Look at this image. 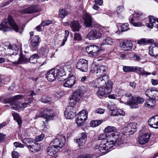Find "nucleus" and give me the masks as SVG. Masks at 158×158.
<instances>
[{
	"mask_svg": "<svg viewBox=\"0 0 158 158\" xmlns=\"http://www.w3.org/2000/svg\"><path fill=\"white\" fill-rule=\"evenodd\" d=\"M30 97V96H27L25 99V102L23 103L19 104L17 102L18 100L23 98V96L21 95H16L11 98H5L3 100V102L5 104L9 103L12 109L17 110L18 109H22L26 107L32 102L33 98Z\"/></svg>",
	"mask_w": 158,
	"mask_h": 158,
	"instance_id": "nucleus-1",
	"label": "nucleus"
},
{
	"mask_svg": "<svg viewBox=\"0 0 158 158\" xmlns=\"http://www.w3.org/2000/svg\"><path fill=\"white\" fill-rule=\"evenodd\" d=\"M92 69L94 72H96V75L98 77L97 79V81L100 85H106V82L109 81V76L107 75L106 73L107 69V67L105 65H101L99 66H92Z\"/></svg>",
	"mask_w": 158,
	"mask_h": 158,
	"instance_id": "nucleus-2",
	"label": "nucleus"
},
{
	"mask_svg": "<svg viewBox=\"0 0 158 158\" xmlns=\"http://www.w3.org/2000/svg\"><path fill=\"white\" fill-rule=\"evenodd\" d=\"M106 134H102L98 136V139L102 140L100 145L97 146L96 148V157H98L100 156L105 154L109 150V147L107 143H110V140L107 138Z\"/></svg>",
	"mask_w": 158,
	"mask_h": 158,
	"instance_id": "nucleus-3",
	"label": "nucleus"
},
{
	"mask_svg": "<svg viewBox=\"0 0 158 158\" xmlns=\"http://www.w3.org/2000/svg\"><path fill=\"white\" fill-rule=\"evenodd\" d=\"M89 85L94 87L99 88L98 92L96 93V94L100 98H102L103 95L110 93L112 88L113 83L112 81H109L106 83V86L104 85H100L97 81V79L95 81H93L89 83Z\"/></svg>",
	"mask_w": 158,
	"mask_h": 158,
	"instance_id": "nucleus-4",
	"label": "nucleus"
},
{
	"mask_svg": "<svg viewBox=\"0 0 158 158\" xmlns=\"http://www.w3.org/2000/svg\"><path fill=\"white\" fill-rule=\"evenodd\" d=\"M10 27L16 32H19L21 33L19 30L17 25L14 21L12 17L9 15L7 19H4L0 25V30H2L3 32H6L11 30Z\"/></svg>",
	"mask_w": 158,
	"mask_h": 158,
	"instance_id": "nucleus-5",
	"label": "nucleus"
},
{
	"mask_svg": "<svg viewBox=\"0 0 158 158\" xmlns=\"http://www.w3.org/2000/svg\"><path fill=\"white\" fill-rule=\"evenodd\" d=\"M85 91L83 86L78 88L73 92L70 97L69 102L73 103L74 105H75L77 102H79L82 98Z\"/></svg>",
	"mask_w": 158,
	"mask_h": 158,
	"instance_id": "nucleus-6",
	"label": "nucleus"
},
{
	"mask_svg": "<svg viewBox=\"0 0 158 158\" xmlns=\"http://www.w3.org/2000/svg\"><path fill=\"white\" fill-rule=\"evenodd\" d=\"M110 143H107L109 147H107L110 149L114 145H119L123 143L122 136L119 135L118 132L116 131L110 136Z\"/></svg>",
	"mask_w": 158,
	"mask_h": 158,
	"instance_id": "nucleus-7",
	"label": "nucleus"
},
{
	"mask_svg": "<svg viewBox=\"0 0 158 158\" xmlns=\"http://www.w3.org/2000/svg\"><path fill=\"white\" fill-rule=\"evenodd\" d=\"M62 71V69L59 70L58 68L52 69L47 72L46 77L49 81H53L56 80L57 77H62L60 73V72H63Z\"/></svg>",
	"mask_w": 158,
	"mask_h": 158,
	"instance_id": "nucleus-8",
	"label": "nucleus"
},
{
	"mask_svg": "<svg viewBox=\"0 0 158 158\" xmlns=\"http://www.w3.org/2000/svg\"><path fill=\"white\" fill-rule=\"evenodd\" d=\"M86 52L90 56H97L99 52L98 46L93 44H90L87 46L85 48Z\"/></svg>",
	"mask_w": 158,
	"mask_h": 158,
	"instance_id": "nucleus-9",
	"label": "nucleus"
},
{
	"mask_svg": "<svg viewBox=\"0 0 158 158\" xmlns=\"http://www.w3.org/2000/svg\"><path fill=\"white\" fill-rule=\"evenodd\" d=\"M66 139L64 136L63 135H58L53 139L51 143L59 149H60L62 147L65 142Z\"/></svg>",
	"mask_w": 158,
	"mask_h": 158,
	"instance_id": "nucleus-10",
	"label": "nucleus"
},
{
	"mask_svg": "<svg viewBox=\"0 0 158 158\" xmlns=\"http://www.w3.org/2000/svg\"><path fill=\"white\" fill-rule=\"evenodd\" d=\"M76 67L81 71L87 72L88 67V60L84 59H79L77 62Z\"/></svg>",
	"mask_w": 158,
	"mask_h": 158,
	"instance_id": "nucleus-11",
	"label": "nucleus"
},
{
	"mask_svg": "<svg viewBox=\"0 0 158 158\" xmlns=\"http://www.w3.org/2000/svg\"><path fill=\"white\" fill-rule=\"evenodd\" d=\"M130 100H128L127 102L129 105L131 106V108H136L139 107L137 103L141 104L143 103L144 102V99L139 97H137L135 98L134 97H131V99L130 98Z\"/></svg>",
	"mask_w": 158,
	"mask_h": 158,
	"instance_id": "nucleus-12",
	"label": "nucleus"
},
{
	"mask_svg": "<svg viewBox=\"0 0 158 158\" xmlns=\"http://www.w3.org/2000/svg\"><path fill=\"white\" fill-rule=\"evenodd\" d=\"M102 33L97 29H93L86 35V38L89 40H94L99 39L102 36Z\"/></svg>",
	"mask_w": 158,
	"mask_h": 158,
	"instance_id": "nucleus-13",
	"label": "nucleus"
},
{
	"mask_svg": "<svg viewBox=\"0 0 158 158\" xmlns=\"http://www.w3.org/2000/svg\"><path fill=\"white\" fill-rule=\"evenodd\" d=\"M76 108L73 106H68L66 108L64 111V115L68 119H72L74 118L76 112Z\"/></svg>",
	"mask_w": 158,
	"mask_h": 158,
	"instance_id": "nucleus-14",
	"label": "nucleus"
},
{
	"mask_svg": "<svg viewBox=\"0 0 158 158\" xmlns=\"http://www.w3.org/2000/svg\"><path fill=\"white\" fill-rule=\"evenodd\" d=\"M88 113L85 110H82L78 113L76 123L78 126H81L84 122L87 119Z\"/></svg>",
	"mask_w": 158,
	"mask_h": 158,
	"instance_id": "nucleus-15",
	"label": "nucleus"
},
{
	"mask_svg": "<svg viewBox=\"0 0 158 158\" xmlns=\"http://www.w3.org/2000/svg\"><path fill=\"white\" fill-rule=\"evenodd\" d=\"M40 8L38 6L33 5L25 9H23L20 10V12L22 13L31 14L39 12Z\"/></svg>",
	"mask_w": 158,
	"mask_h": 158,
	"instance_id": "nucleus-16",
	"label": "nucleus"
},
{
	"mask_svg": "<svg viewBox=\"0 0 158 158\" xmlns=\"http://www.w3.org/2000/svg\"><path fill=\"white\" fill-rule=\"evenodd\" d=\"M136 124L135 123H129L123 128V131L126 135H131L136 131Z\"/></svg>",
	"mask_w": 158,
	"mask_h": 158,
	"instance_id": "nucleus-17",
	"label": "nucleus"
},
{
	"mask_svg": "<svg viewBox=\"0 0 158 158\" xmlns=\"http://www.w3.org/2000/svg\"><path fill=\"white\" fill-rule=\"evenodd\" d=\"M145 94L147 96L151 97L152 96V99L156 101H158V91H157L155 88H151L146 90Z\"/></svg>",
	"mask_w": 158,
	"mask_h": 158,
	"instance_id": "nucleus-18",
	"label": "nucleus"
},
{
	"mask_svg": "<svg viewBox=\"0 0 158 158\" xmlns=\"http://www.w3.org/2000/svg\"><path fill=\"white\" fill-rule=\"evenodd\" d=\"M43 114L44 118H45L46 122L52 120L53 119L54 114L53 110L49 108L45 109L42 111Z\"/></svg>",
	"mask_w": 158,
	"mask_h": 158,
	"instance_id": "nucleus-19",
	"label": "nucleus"
},
{
	"mask_svg": "<svg viewBox=\"0 0 158 158\" xmlns=\"http://www.w3.org/2000/svg\"><path fill=\"white\" fill-rule=\"evenodd\" d=\"M83 18L84 20V25L86 27H92L93 20L91 16L88 14L85 13L83 16Z\"/></svg>",
	"mask_w": 158,
	"mask_h": 158,
	"instance_id": "nucleus-20",
	"label": "nucleus"
},
{
	"mask_svg": "<svg viewBox=\"0 0 158 158\" xmlns=\"http://www.w3.org/2000/svg\"><path fill=\"white\" fill-rule=\"evenodd\" d=\"M149 54L152 56H158V44L154 43L150 47Z\"/></svg>",
	"mask_w": 158,
	"mask_h": 158,
	"instance_id": "nucleus-21",
	"label": "nucleus"
},
{
	"mask_svg": "<svg viewBox=\"0 0 158 158\" xmlns=\"http://www.w3.org/2000/svg\"><path fill=\"white\" fill-rule=\"evenodd\" d=\"M148 123L149 125L153 128H158V115H156L150 118Z\"/></svg>",
	"mask_w": 158,
	"mask_h": 158,
	"instance_id": "nucleus-22",
	"label": "nucleus"
},
{
	"mask_svg": "<svg viewBox=\"0 0 158 158\" xmlns=\"http://www.w3.org/2000/svg\"><path fill=\"white\" fill-rule=\"evenodd\" d=\"M151 135V134L149 133H147L142 135L139 138L138 141L139 143L141 144L146 143L149 141Z\"/></svg>",
	"mask_w": 158,
	"mask_h": 158,
	"instance_id": "nucleus-23",
	"label": "nucleus"
},
{
	"mask_svg": "<svg viewBox=\"0 0 158 158\" xmlns=\"http://www.w3.org/2000/svg\"><path fill=\"white\" fill-rule=\"evenodd\" d=\"M81 135L80 138L76 139V142L78 143L79 147L84 146L87 139V136L85 133H82Z\"/></svg>",
	"mask_w": 158,
	"mask_h": 158,
	"instance_id": "nucleus-24",
	"label": "nucleus"
},
{
	"mask_svg": "<svg viewBox=\"0 0 158 158\" xmlns=\"http://www.w3.org/2000/svg\"><path fill=\"white\" fill-rule=\"evenodd\" d=\"M60 149L51 143L48 147L47 152L48 154L50 156H52L58 152Z\"/></svg>",
	"mask_w": 158,
	"mask_h": 158,
	"instance_id": "nucleus-25",
	"label": "nucleus"
},
{
	"mask_svg": "<svg viewBox=\"0 0 158 158\" xmlns=\"http://www.w3.org/2000/svg\"><path fill=\"white\" fill-rule=\"evenodd\" d=\"M76 77L74 76H71L64 84V87L70 88L72 87L76 82Z\"/></svg>",
	"mask_w": 158,
	"mask_h": 158,
	"instance_id": "nucleus-26",
	"label": "nucleus"
},
{
	"mask_svg": "<svg viewBox=\"0 0 158 158\" xmlns=\"http://www.w3.org/2000/svg\"><path fill=\"white\" fill-rule=\"evenodd\" d=\"M156 22L158 23V19H155L154 16H150L149 18V23H146V26L150 28H152L154 24H156ZM154 27L158 29V24L155 25Z\"/></svg>",
	"mask_w": 158,
	"mask_h": 158,
	"instance_id": "nucleus-27",
	"label": "nucleus"
},
{
	"mask_svg": "<svg viewBox=\"0 0 158 158\" xmlns=\"http://www.w3.org/2000/svg\"><path fill=\"white\" fill-rule=\"evenodd\" d=\"M40 37L39 35H35L31 39L30 43L31 46L35 49H36L40 43Z\"/></svg>",
	"mask_w": 158,
	"mask_h": 158,
	"instance_id": "nucleus-28",
	"label": "nucleus"
},
{
	"mask_svg": "<svg viewBox=\"0 0 158 158\" xmlns=\"http://www.w3.org/2000/svg\"><path fill=\"white\" fill-rule=\"evenodd\" d=\"M133 47V44L131 42L129 41H126L123 42L121 46L122 49L124 51H129Z\"/></svg>",
	"mask_w": 158,
	"mask_h": 158,
	"instance_id": "nucleus-29",
	"label": "nucleus"
},
{
	"mask_svg": "<svg viewBox=\"0 0 158 158\" xmlns=\"http://www.w3.org/2000/svg\"><path fill=\"white\" fill-rule=\"evenodd\" d=\"M18 49V48L16 45L9 44L7 49V51L10 52L8 54L10 55H15L17 54Z\"/></svg>",
	"mask_w": 158,
	"mask_h": 158,
	"instance_id": "nucleus-30",
	"label": "nucleus"
},
{
	"mask_svg": "<svg viewBox=\"0 0 158 158\" xmlns=\"http://www.w3.org/2000/svg\"><path fill=\"white\" fill-rule=\"evenodd\" d=\"M70 26L74 31H78L80 28V25L79 22L76 20L71 22Z\"/></svg>",
	"mask_w": 158,
	"mask_h": 158,
	"instance_id": "nucleus-31",
	"label": "nucleus"
},
{
	"mask_svg": "<svg viewBox=\"0 0 158 158\" xmlns=\"http://www.w3.org/2000/svg\"><path fill=\"white\" fill-rule=\"evenodd\" d=\"M31 145H29L28 148L31 152H38L40 149V146L39 144L36 143H32Z\"/></svg>",
	"mask_w": 158,
	"mask_h": 158,
	"instance_id": "nucleus-32",
	"label": "nucleus"
},
{
	"mask_svg": "<svg viewBox=\"0 0 158 158\" xmlns=\"http://www.w3.org/2000/svg\"><path fill=\"white\" fill-rule=\"evenodd\" d=\"M29 62V58L26 57L25 55H21L17 61L13 62L14 64H19L26 63Z\"/></svg>",
	"mask_w": 158,
	"mask_h": 158,
	"instance_id": "nucleus-33",
	"label": "nucleus"
},
{
	"mask_svg": "<svg viewBox=\"0 0 158 158\" xmlns=\"http://www.w3.org/2000/svg\"><path fill=\"white\" fill-rule=\"evenodd\" d=\"M136 73L142 76H147L151 74L150 73L145 71L144 69L138 66H136Z\"/></svg>",
	"mask_w": 158,
	"mask_h": 158,
	"instance_id": "nucleus-34",
	"label": "nucleus"
},
{
	"mask_svg": "<svg viewBox=\"0 0 158 158\" xmlns=\"http://www.w3.org/2000/svg\"><path fill=\"white\" fill-rule=\"evenodd\" d=\"M58 69L60 70V69H62V72H60V73L62 75V77H63L66 75V72L67 71L70 72L72 69V68L70 67V65H65L63 67V68H60L58 67Z\"/></svg>",
	"mask_w": 158,
	"mask_h": 158,
	"instance_id": "nucleus-35",
	"label": "nucleus"
},
{
	"mask_svg": "<svg viewBox=\"0 0 158 158\" xmlns=\"http://www.w3.org/2000/svg\"><path fill=\"white\" fill-rule=\"evenodd\" d=\"M155 101L152 98L148 99L146 100L145 103V106L147 108H151L155 105Z\"/></svg>",
	"mask_w": 158,
	"mask_h": 158,
	"instance_id": "nucleus-36",
	"label": "nucleus"
},
{
	"mask_svg": "<svg viewBox=\"0 0 158 158\" xmlns=\"http://www.w3.org/2000/svg\"><path fill=\"white\" fill-rule=\"evenodd\" d=\"M40 58L39 55L34 54L29 59V62L31 63L35 64L37 62V60Z\"/></svg>",
	"mask_w": 158,
	"mask_h": 158,
	"instance_id": "nucleus-37",
	"label": "nucleus"
},
{
	"mask_svg": "<svg viewBox=\"0 0 158 158\" xmlns=\"http://www.w3.org/2000/svg\"><path fill=\"white\" fill-rule=\"evenodd\" d=\"M12 116L14 117V119L16 121L19 126H20L22 124V120L19 114L16 113H14L12 114Z\"/></svg>",
	"mask_w": 158,
	"mask_h": 158,
	"instance_id": "nucleus-38",
	"label": "nucleus"
},
{
	"mask_svg": "<svg viewBox=\"0 0 158 158\" xmlns=\"http://www.w3.org/2000/svg\"><path fill=\"white\" fill-rule=\"evenodd\" d=\"M113 40L110 37H106L104 39L102 42V44L111 45L113 43Z\"/></svg>",
	"mask_w": 158,
	"mask_h": 158,
	"instance_id": "nucleus-39",
	"label": "nucleus"
},
{
	"mask_svg": "<svg viewBox=\"0 0 158 158\" xmlns=\"http://www.w3.org/2000/svg\"><path fill=\"white\" fill-rule=\"evenodd\" d=\"M116 128L115 127L112 126H108L106 127L104 130V132L106 133H110L113 132H116Z\"/></svg>",
	"mask_w": 158,
	"mask_h": 158,
	"instance_id": "nucleus-40",
	"label": "nucleus"
},
{
	"mask_svg": "<svg viewBox=\"0 0 158 158\" xmlns=\"http://www.w3.org/2000/svg\"><path fill=\"white\" fill-rule=\"evenodd\" d=\"M68 14V13L66 10L63 9H60L59 15V17L61 19L64 18Z\"/></svg>",
	"mask_w": 158,
	"mask_h": 158,
	"instance_id": "nucleus-41",
	"label": "nucleus"
},
{
	"mask_svg": "<svg viewBox=\"0 0 158 158\" xmlns=\"http://www.w3.org/2000/svg\"><path fill=\"white\" fill-rule=\"evenodd\" d=\"M103 122L102 120H95L92 121L90 123V125L93 127H95L98 126Z\"/></svg>",
	"mask_w": 158,
	"mask_h": 158,
	"instance_id": "nucleus-42",
	"label": "nucleus"
},
{
	"mask_svg": "<svg viewBox=\"0 0 158 158\" xmlns=\"http://www.w3.org/2000/svg\"><path fill=\"white\" fill-rule=\"evenodd\" d=\"M23 143L26 144L28 148L29 147V145L30 146V145H31L32 143H35L33 141L32 139L28 138H24L23 139Z\"/></svg>",
	"mask_w": 158,
	"mask_h": 158,
	"instance_id": "nucleus-43",
	"label": "nucleus"
},
{
	"mask_svg": "<svg viewBox=\"0 0 158 158\" xmlns=\"http://www.w3.org/2000/svg\"><path fill=\"white\" fill-rule=\"evenodd\" d=\"M64 95V92L60 91L55 92L54 93V96L58 98H60Z\"/></svg>",
	"mask_w": 158,
	"mask_h": 158,
	"instance_id": "nucleus-44",
	"label": "nucleus"
},
{
	"mask_svg": "<svg viewBox=\"0 0 158 158\" xmlns=\"http://www.w3.org/2000/svg\"><path fill=\"white\" fill-rule=\"evenodd\" d=\"M69 35V32L67 30L65 31V35L63 39V42L62 43L61 46H63L65 44V42L66 41L67 39V37Z\"/></svg>",
	"mask_w": 158,
	"mask_h": 158,
	"instance_id": "nucleus-45",
	"label": "nucleus"
},
{
	"mask_svg": "<svg viewBox=\"0 0 158 158\" xmlns=\"http://www.w3.org/2000/svg\"><path fill=\"white\" fill-rule=\"evenodd\" d=\"M121 28L122 31H125L128 30L130 29L129 27L128 24L127 23L123 24L121 27Z\"/></svg>",
	"mask_w": 158,
	"mask_h": 158,
	"instance_id": "nucleus-46",
	"label": "nucleus"
},
{
	"mask_svg": "<svg viewBox=\"0 0 158 158\" xmlns=\"http://www.w3.org/2000/svg\"><path fill=\"white\" fill-rule=\"evenodd\" d=\"M40 101L44 103H47L50 101V100L47 97L45 96H43Z\"/></svg>",
	"mask_w": 158,
	"mask_h": 158,
	"instance_id": "nucleus-47",
	"label": "nucleus"
},
{
	"mask_svg": "<svg viewBox=\"0 0 158 158\" xmlns=\"http://www.w3.org/2000/svg\"><path fill=\"white\" fill-rule=\"evenodd\" d=\"M123 71L127 73L131 72L132 66H124L123 68Z\"/></svg>",
	"mask_w": 158,
	"mask_h": 158,
	"instance_id": "nucleus-48",
	"label": "nucleus"
},
{
	"mask_svg": "<svg viewBox=\"0 0 158 158\" xmlns=\"http://www.w3.org/2000/svg\"><path fill=\"white\" fill-rule=\"evenodd\" d=\"M74 39L75 40H81V35L77 33H75L74 34Z\"/></svg>",
	"mask_w": 158,
	"mask_h": 158,
	"instance_id": "nucleus-49",
	"label": "nucleus"
},
{
	"mask_svg": "<svg viewBox=\"0 0 158 158\" xmlns=\"http://www.w3.org/2000/svg\"><path fill=\"white\" fill-rule=\"evenodd\" d=\"M124 10V7L123 6H118L117 8L116 11L117 14L119 15Z\"/></svg>",
	"mask_w": 158,
	"mask_h": 158,
	"instance_id": "nucleus-50",
	"label": "nucleus"
},
{
	"mask_svg": "<svg viewBox=\"0 0 158 158\" xmlns=\"http://www.w3.org/2000/svg\"><path fill=\"white\" fill-rule=\"evenodd\" d=\"M52 23V22L51 20H44L41 23V25L42 26L44 27L46 25H48L49 24H51Z\"/></svg>",
	"mask_w": 158,
	"mask_h": 158,
	"instance_id": "nucleus-51",
	"label": "nucleus"
},
{
	"mask_svg": "<svg viewBox=\"0 0 158 158\" xmlns=\"http://www.w3.org/2000/svg\"><path fill=\"white\" fill-rule=\"evenodd\" d=\"M39 118H44L43 114L42 111H40L39 113H37L34 118V119H36Z\"/></svg>",
	"mask_w": 158,
	"mask_h": 158,
	"instance_id": "nucleus-52",
	"label": "nucleus"
},
{
	"mask_svg": "<svg viewBox=\"0 0 158 158\" xmlns=\"http://www.w3.org/2000/svg\"><path fill=\"white\" fill-rule=\"evenodd\" d=\"M44 136V135L43 134H41L40 135H38L36 138V140L37 141L39 142L42 140Z\"/></svg>",
	"mask_w": 158,
	"mask_h": 158,
	"instance_id": "nucleus-53",
	"label": "nucleus"
},
{
	"mask_svg": "<svg viewBox=\"0 0 158 158\" xmlns=\"http://www.w3.org/2000/svg\"><path fill=\"white\" fill-rule=\"evenodd\" d=\"M146 39H142L141 40H139L138 41V43L140 45H145L146 44Z\"/></svg>",
	"mask_w": 158,
	"mask_h": 158,
	"instance_id": "nucleus-54",
	"label": "nucleus"
},
{
	"mask_svg": "<svg viewBox=\"0 0 158 158\" xmlns=\"http://www.w3.org/2000/svg\"><path fill=\"white\" fill-rule=\"evenodd\" d=\"M14 146L16 147H20L22 148L24 147V146L23 144L18 142H15L14 143Z\"/></svg>",
	"mask_w": 158,
	"mask_h": 158,
	"instance_id": "nucleus-55",
	"label": "nucleus"
},
{
	"mask_svg": "<svg viewBox=\"0 0 158 158\" xmlns=\"http://www.w3.org/2000/svg\"><path fill=\"white\" fill-rule=\"evenodd\" d=\"M117 115H125V113L123 110L119 109H116Z\"/></svg>",
	"mask_w": 158,
	"mask_h": 158,
	"instance_id": "nucleus-56",
	"label": "nucleus"
},
{
	"mask_svg": "<svg viewBox=\"0 0 158 158\" xmlns=\"http://www.w3.org/2000/svg\"><path fill=\"white\" fill-rule=\"evenodd\" d=\"M19 153L15 151H13L12 153V158H18L19 157Z\"/></svg>",
	"mask_w": 158,
	"mask_h": 158,
	"instance_id": "nucleus-57",
	"label": "nucleus"
},
{
	"mask_svg": "<svg viewBox=\"0 0 158 158\" xmlns=\"http://www.w3.org/2000/svg\"><path fill=\"white\" fill-rule=\"evenodd\" d=\"M77 158H93L92 156L90 155H81L78 156Z\"/></svg>",
	"mask_w": 158,
	"mask_h": 158,
	"instance_id": "nucleus-58",
	"label": "nucleus"
},
{
	"mask_svg": "<svg viewBox=\"0 0 158 158\" xmlns=\"http://www.w3.org/2000/svg\"><path fill=\"white\" fill-rule=\"evenodd\" d=\"M6 138V135L0 133V142L3 141Z\"/></svg>",
	"mask_w": 158,
	"mask_h": 158,
	"instance_id": "nucleus-59",
	"label": "nucleus"
},
{
	"mask_svg": "<svg viewBox=\"0 0 158 158\" xmlns=\"http://www.w3.org/2000/svg\"><path fill=\"white\" fill-rule=\"evenodd\" d=\"M96 111L97 113L101 114H103L104 113L105 110L104 109L100 108L97 109Z\"/></svg>",
	"mask_w": 158,
	"mask_h": 158,
	"instance_id": "nucleus-60",
	"label": "nucleus"
},
{
	"mask_svg": "<svg viewBox=\"0 0 158 158\" xmlns=\"http://www.w3.org/2000/svg\"><path fill=\"white\" fill-rule=\"evenodd\" d=\"M95 3L99 6L101 5L103 3L102 0H95Z\"/></svg>",
	"mask_w": 158,
	"mask_h": 158,
	"instance_id": "nucleus-61",
	"label": "nucleus"
},
{
	"mask_svg": "<svg viewBox=\"0 0 158 158\" xmlns=\"http://www.w3.org/2000/svg\"><path fill=\"white\" fill-rule=\"evenodd\" d=\"M152 85H155L158 84V80L152 79Z\"/></svg>",
	"mask_w": 158,
	"mask_h": 158,
	"instance_id": "nucleus-62",
	"label": "nucleus"
},
{
	"mask_svg": "<svg viewBox=\"0 0 158 158\" xmlns=\"http://www.w3.org/2000/svg\"><path fill=\"white\" fill-rule=\"evenodd\" d=\"M42 26L41 25V24H40V25L37 26L35 27V29L37 31H41V26Z\"/></svg>",
	"mask_w": 158,
	"mask_h": 158,
	"instance_id": "nucleus-63",
	"label": "nucleus"
},
{
	"mask_svg": "<svg viewBox=\"0 0 158 158\" xmlns=\"http://www.w3.org/2000/svg\"><path fill=\"white\" fill-rule=\"evenodd\" d=\"M125 96L127 97H132L131 96L132 94L130 92H127L125 93Z\"/></svg>",
	"mask_w": 158,
	"mask_h": 158,
	"instance_id": "nucleus-64",
	"label": "nucleus"
}]
</instances>
